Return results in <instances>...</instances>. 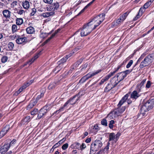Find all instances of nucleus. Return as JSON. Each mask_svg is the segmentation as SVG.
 <instances>
[{"label":"nucleus","mask_w":154,"mask_h":154,"mask_svg":"<svg viewBox=\"0 0 154 154\" xmlns=\"http://www.w3.org/2000/svg\"><path fill=\"white\" fill-rule=\"evenodd\" d=\"M45 3L48 4H51L52 3L53 0H43Z\"/></svg>","instance_id":"37998d69"},{"label":"nucleus","mask_w":154,"mask_h":154,"mask_svg":"<svg viewBox=\"0 0 154 154\" xmlns=\"http://www.w3.org/2000/svg\"><path fill=\"white\" fill-rule=\"evenodd\" d=\"M92 128L94 132H97L98 130V127L97 125H95L94 126H93Z\"/></svg>","instance_id":"f704fd0d"},{"label":"nucleus","mask_w":154,"mask_h":154,"mask_svg":"<svg viewBox=\"0 0 154 154\" xmlns=\"http://www.w3.org/2000/svg\"><path fill=\"white\" fill-rule=\"evenodd\" d=\"M133 61L132 60H130L126 65V67L127 68H129L131 65L133 64Z\"/></svg>","instance_id":"58836bf2"},{"label":"nucleus","mask_w":154,"mask_h":154,"mask_svg":"<svg viewBox=\"0 0 154 154\" xmlns=\"http://www.w3.org/2000/svg\"><path fill=\"white\" fill-rule=\"evenodd\" d=\"M140 14L139 13H138V14L134 18V20H136L138 19L139 17L141 16Z\"/></svg>","instance_id":"4d7b16f0"},{"label":"nucleus","mask_w":154,"mask_h":154,"mask_svg":"<svg viewBox=\"0 0 154 154\" xmlns=\"http://www.w3.org/2000/svg\"><path fill=\"white\" fill-rule=\"evenodd\" d=\"M44 96V92L41 93L40 95H38L36 97V101L40 99L41 98Z\"/></svg>","instance_id":"e433bc0d"},{"label":"nucleus","mask_w":154,"mask_h":154,"mask_svg":"<svg viewBox=\"0 0 154 154\" xmlns=\"http://www.w3.org/2000/svg\"><path fill=\"white\" fill-rule=\"evenodd\" d=\"M66 61V58H62L60 61H59L58 63L59 64H60L62 63H64Z\"/></svg>","instance_id":"a18cd8bd"},{"label":"nucleus","mask_w":154,"mask_h":154,"mask_svg":"<svg viewBox=\"0 0 154 154\" xmlns=\"http://www.w3.org/2000/svg\"><path fill=\"white\" fill-rule=\"evenodd\" d=\"M122 18L121 19V17H120L116 21V23H115V24H116V25H117V24H119L120 23H121L123 22L124 21L123 20H122Z\"/></svg>","instance_id":"79ce46f5"},{"label":"nucleus","mask_w":154,"mask_h":154,"mask_svg":"<svg viewBox=\"0 0 154 154\" xmlns=\"http://www.w3.org/2000/svg\"><path fill=\"white\" fill-rule=\"evenodd\" d=\"M101 71V70L100 69H99L93 72L89 73L82 78L80 80V81L82 83H83L89 78L97 74Z\"/></svg>","instance_id":"0eeeda50"},{"label":"nucleus","mask_w":154,"mask_h":154,"mask_svg":"<svg viewBox=\"0 0 154 154\" xmlns=\"http://www.w3.org/2000/svg\"><path fill=\"white\" fill-rule=\"evenodd\" d=\"M59 7V4L57 2L53 3L50 5L48 10L54 12V11L57 10Z\"/></svg>","instance_id":"1a4fd4ad"},{"label":"nucleus","mask_w":154,"mask_h":154,"mask_svg":"<svg viewBox=\"0 0 154 154\" xmlns=\"http://www.w3.org/2000/svg\"><path fill=\"white\" fill-rule=\"evenodd\" d=\"M34 106V105L32 104V102L31 101L30 104L27 106L28 109H31Z\"/></svg>","instance_id":"3c124183"},{"label":"nucleus","mask_w":154,"mask_h":154,"mask_svg":"<svg viewBox=\"0 0 154 154\" xmlns=\"http://www.w3.org/2000/svg\"><path fill=\"white\" fill-rule=\"evenodd\" d=\"M54 12L53 11L51 12H47L43 13L41 14V16H43L44 17H48L50 16L53 15Z\"/></svg>","instance_id":"5701e85b"},{"label":"nucleus","mask_w":154,"mask_h":154,"mask_svg":"<svg viewBox=\"0 0 154 154\" xmlns=\"http://www.w3.org/2000/svg\"><path fill=\"white\" fill-rule=\"evenodd\" d=\"M22 5L25 9H28L29 7V2L27 1H25L23 3Z\"/></svg>","instance_id":"bb28decb"},{"label":"nucleus","mask_w":154,"mask_h":154,"mask_svg":"<svg viewBox=\"0 0 154 154\" xmlns=\"http://www.w3.org/2000/svg\"><path fill=\"white\" fill-rule=\"evenodd\" d=\"M128 94H127L123 97L122 99L120 101L119 104H118V107H120L125 102L126 100L128 99L129 96Z\"/></svg>","instance_id":"6ab92c4d"},{"label":"nucleus","mask_w":154,"mask_h":154,"mask_svg":"<svg viewBox=\"0 0 154 154\" xmlns=\"http://www.w3.org/2000/svg\"><path fill=\"white\" fill-rule=\"evenodd\" d=\"M16 142V140L15 139H13L11 142H10V146H13L15 144Z\"/></svg>","instance_id":"864d4df0"},{"label":"nucleus","mask_w":154,"mask_h":154,"mask_svg":"<svg viewBox=\"0 0 154 154\" xmlns=\"http://www.w3.org/2000/svg\"><path fill=\"white\" fill-rule=\"evenodd\" d=\"M126 107L125 106L120 108L118 107L117 109L111 112L107 116V118L113 119L114 118L120 116L125 111Z\"/></svg>","instance_id":"7ed1b4c3"},{"label":"nucleus","mask_w":154,"mask_h":154,"mask_svg":"<svg viewBox=\"0 0 154 154\" xmlns=\"http://www.w3.org/2000/svg\"><path fill=\"white\" fill-rule=\"evenodd\" d=\"M40 54V52L39 53H38V54L35 55L34 58H38L39 57V55Z\"/></svg>","instance_id":"338daca9"},{"label":"nucleus","mask_w":154,"mask_h":154,"mask_svg":"<svg viewBox=\"0 0 154 154\" xmlns=\"http://www.w3.org/2000/svg\"><path fill=\"white\" fill-rule=\"evenodd\" d=\"M105 14L103 13L95 17L91 21L89 22L91 26H93V28L95 29L103 22L105 19Z\"/></svg>","instance_id":"f03ea898"},{"label":"nucleus","mask_w":154,"mask_h":154,"mask_svg":"<svg viewBox=\"0 0 154 154\" xmlns=\"http://www.w3.org/2000/svg\"><path fill=\"white\" fill-rule=\"evenodd\" d=\"M10 129V126L6 125L2 130L0 132V139L5 134L9 131Z\"/></svg>","instance_id":"4468645a"},{"label":"nucleus","mask_w":154,"mask_h":154,"mask_svg":"<svg viewBox=\"0 0 154 154\" xmlns=\"http://www.w3.org/2000/svg\"><path fill=\"white\" fill-rule=\"evenodd\" d=\"M74 145H75V147L76 148H78L80 146V143L78 142H76L74 144Z\"/></svg>","instance_id":"bf43d9fd"},{"label":"nucleus","mask_w":154,"mask_h":154,"mask_svg":"<svg viewBox=\"0 0 154 154\" xmlns=\"http://www.w3.org/2000/svg\"><path fill=\"white\" fill-rule=\"evenodd\" d=\"M60 30V29H58L56 31H55L54 33H53L51 36V37L49 38L47 40H46L44 43V44H45L48 43L50 40L53 38L55 35Z\"/></svg>","instance_id":"4be33fe9"},{"label":"nucleus","mask_w":154,"mask_h":154,"mask_svg":"<svg viewBox=\"0 0 154 154\" xmlns=\"http://www.w3.org/2000/svg\"><path fill=\"white\" fill-rule=\"evenodd\" d=\"M16 41L18 44H25L27 42V38L25 37L19 38L16 40Z\"/></svg>","instance_id":"2eb2a0df"},{"label":"nucleus","mask_w":154,"mask_h":154,"mask_svg":"<svg viewBox=\"0 0 154 154\" xmlns=\"http://www.w3.org/2000/svg\"><path fill=\"white\" fill-rule=\"evenodd\" d=\"M79 95H75L72 98L70 99L68 101L66 102L63 105V107L59 109V110L56 111L54 113H57V112L59 111H62L63 108L67 106V105L69 104L71 105L75 104L77 101L79 100Z\"/></svg>","instance_id":"423d86ee"},{"label":"nucleus","mask_w":154,"mask_h":154,"mask_svg":"<svg viewBox=\"0 0 154 154\" xmlns=\"http://www.w3.org/2000/svg\"><path fill=\"white\" fill-rule=\"evenodd\" d=\"M10 144H5L0 148V152L2 154H5L9 149Z\"/></svg>","instance_id":"ddd939ff"},{"label":"nucleus","mask_w":154,"mask_h":154,"mask_svg":"<svg viewBox=\"0 0 154 154\" xmlns=\"http://www.w3.org/2000/svg\"><path fill=\"white\" fill-rule=\"evenodd\" d=\"M131 71L132 70L129 69L126 70L122 72L123 74H125V76L126 77L127 75L129 74Z\"/></svg>","instance_id":"2f4dec72"},{"label":"nucleus","mask_w":154,"mask_h":154,"mask_svg":"<svg viewBox=\"0 0 154 154\" xmlns=\"http://www.w3.org/2000/svg\"><path fill=\"white\" fill-rule=\"evenodd\" d=\"M8 58H2V62L3 63H5L7 61Z\"/></svg>","instance_id":"69168bd1"},{"label":"nucleus","mask_w":154,"mask_h":154,"mask_svg":"<svg viewBox=\"0 0 154 154\" xmlns=\"http://www.w3.org/2000/svg\"><path fill=\"white\" fill-rule=\"evenodd\" d=\"M127 102L128 103V104H130L132 102V100L130 99H128L127 100Z\"/></svg>","instance_id":"774afa93"},{"label":"nucleus","mask_w":154,"mask_h":154,"mask_svg":"<svg viewBox=\"0 0 154 154\" xmlns=\"http://www.w3.org/2000/svg\"><path fill=\"white\" fill-rule=\"evenodd\" d=\"M140 95V94L137 91H134L131 94L130 97L131 99L134 100L138 98Z\"/></svg>","instance_id":"f3484780"},{"label":"nucleus","mask_w":154,"mask_h":154,"mask_svg":"<svg viewBox=\"0 0 154 154\" xmlns=\"http://www.w3.org/2000/svg\"><path fill=\"white\" fill-rule=\"evenodd\" d=\"M36 9L35 8H32V12L30 13V14L31 16H33L35 14V13L36 11Z\"/></svg>","instance_id":"8fccbe9b"},{"label":"nucleus","mask_w":154,"mask_h":154,"mask_svg":"<svg viewBox=\"0 0 154 154\" xmlns=\"http://www.w3.org/2000/svg\"><path fill=\"white\" fill-rule=\"evenodd\" d=\"M82 47L81 46H78L77 47L75 48L74 50V51L76 52L78 51L79 50L82 48Z\"/></svg>","instance_id":"13d9d810"},{"label":"nucleus","mask_w":154,"mask_h":154,"mask_svg":"<svg viewBox=\"0 0 154 154\" xmlns=\"http://www.w3.org/2000/svg\"><path fill=\"white\" fill-rule=\"evenodd\" d=\"M80 148L81 150H82L83 149L85 148L86 146L85 144V143H82V145L80 146Z\"/></svg>","instance_id":"6e6d98bb"},{"label":"nucleus","mask_w":154,"mask_h":154,"mask_svg":"<svg viewBox=\"0 0 154 154\" xmlns=\"http://www.w3.org/2000/svg\"><path fill=\"white\" fill-rule=\"evenodd\" d=\"M151 84L152 83L150 81H148L146 85V88H149L150 87Z\"/></svg>","instance_id":"c03bdc74"},{"label":"nucleus","mask_w":154,"mask_h":154,"mask_svg":"<svg viewBox=\"0 0 154 154\" xmlns=\"http://www.w3.org/2000/svg\"><path fill=\"white\" fill-rule=\"evenodd\" d=\"M128 14V13L127 12L124 13L122 16L120 17H121V19L122 18V20H124L126 18Z\"/></svg>","instance_id":"7c9ffc66"},{"label":"nucleus","mask_w":154,"mask_h":154,"mask_svg":"<svg viewBox=\"0 0 154 154\" xmlns=\"http://www.w3.org/2000/svg\"><path fill=\"white\" fill-rule=\"evenodd\" d=\"M8 19H4V23L5 24V25H8L9 23V20H8Z\"/></svg>","instance_id":"603ef678"},{"label":"nucleus","mask_w":154,"mask_h":154,"mask_svg":"<svg viewBox=\"0 0 154 154\" xmlns=\"http://www.w3.org/2000/svg\"><path fill=\"white\" fill-rule=\"evenodd\" d=\"M26 30L27 33L28 34H32L35 32L34 28L32 26L27 28L26 29Z\"/></svg>","instance_id":"b1692460"},{"label":"nucleus","mask_w":154,"mask_h":154,"mask_svg":"<svg viewBox=\"0 0 154 154\" xmlns=\"http://www.w3.org/2000/svg\"><path fill=\"white\" fill-rule=\"evenodd\" d=\"M23 23V20L22 18H17L16 20V23L17 25H21Z\"/></svg>","instance_id":"cd10ccee"},{"label":"nucleus","mask_w":154,"mask_h":154,"mask_svg":"<svg viewBox=\"0 0 154 154\" xmlns=\"http://www.w3.org/2000/svg\"><path fill=\"white\" fill-rule=\"evenodd\" d=\"M30 117L29 116H28L26 117L24 119V120L25 122H28L30 121Z\"/></svg>","instance_id":"09e8293b"},{"label":"nucleus","mask_w":154,"mask_h":154,"mask_svg":"<svg viewBox=\"0 0 154 154\" xmlns=\"http://www.w3.org/2000/svg\"><path fill=\"white\" fill-rule=\"evenodd\" d=\"M68 143H66L64 144H63L62 146V148L63 150H65L68 148Z\"/></svg>","instance_id":"ea45409f"},{"label":"nucleus","mask_w":154,"mask_h":154,"mask_svg":"<svg viewBox=\"0 0 154 154\" xmlns=\"http://www.w3.org/2000/svg\"><path fill=\"white\" fill-rule=\"evenodd\" d=\"M91 138L90 137L86 139L85 141V142L87 143H89L91 142Z\"/></svg>","instance_id":"680f3d73"},{"label":"nucleus","mask_w":154,"mask_h":154,"mask_svg":"<svg viewBox=\"0 0 154 154\" xmlns=\"http://www.w3.org/2000/svg\"><path fill=\"white\" fill-rule=\"evenodd\" d=\"M125 74H123L122 72L118 73L116 76L119 82L122 81L125 77Z\"/></svg>","instance_id":"a211bd4d"},{"label":"nucleus","mask_w":154,"mask_h":154,"mask_svg":"<svg viewBox=\"0 0 154 154\" xmlns=\"http://www.w3.org/2000/svg\"><path fill=\"white\" fill-rule=\"evenodd\" d=\"M16 37V35H13L10 36V39L14 40Z\"/></svg>","instance_id":"0e129e2a"},{"label":"nucleus","mask_w":154,"mask_h":154,"mask_svg":"<svg viewBox=\"0 0 154 154\" xmlns=\"http://www.w3.org/2000/svg\"><path fill=\"white\" fill-rule=\"evenodd\" d=\"M38 112V110L37 109H35L32 111L31 112V114L32 115H34L36 114Z\"/></svg>","instance_id":"de8ad7c7"},{"label":"nucleus","mask_w":154,"mask_h":154,"mask_svg":"<svg viewBox=\"0 0 154 154\" xmlns=\"http://www.w3.org/2000/svg\"><path fill=\"white\" fill-rule=\"evenodd\" d=\"M149 58H144V60L142 62L140 65V67L142 68L144 67L148 66L149 64Z\"/></svg>","instance_id":"dca6fc26"},{"label":"nucleus","mask_w":154,"mask_h":154,"mask_svg":"<svg viewBox=\"0 0 154 154\" xmlns=\"http://www.w3.org/2000/svg\"><path fill=\"white\" fill-rule=\"evenodd\" d=\"M103 144L100 140H96L91 144V152L97 151L102 146Z\"/></svg>","instance_id":"39448f33"},{"label":"nucleus","mask_w":154,"mask_h":154,"mask_svg":"<svg viewBox=\"0 0 154 154\" xmlns=\"http://www.w3.org/2000/svg\"><path fill=\"white\" fill-rule=\"evenodd\" d=\"M17 29V26L16 25H13L12 27V30L13 32L16 31Z\"/></svg>","instance_id":"473e14b6"},{"label":"nucleus","mask_w":154,"mask_h":154,"mask_svg":"<svg viewBox=\"0 0 154 154\" xmlns=\"http://www.w3.org/2000/svg\"><path fill=\"white\" fill-rule=\"evenodd\" d=\"M109 143H108L107 145L104 148L103 151L104 152V153H107L108 150L109 149Z\"/></svg>","instance_id":"c756f323"},{"label":"nucleus","mask_w":154,"mask_h":154,"mask_svg":"<svg viewBox=\"0 0 154 154\" xmlns=\"http://www.w3.org/2000/svg\"><path fill=\"white\" fill-rule=\"evenodd\" d=\"M120 135L119 134H117L115 135L114 133H110L109 135L108 142L109 143L111 141H114L116 142L118 140Z\"/></svg>","instance_id":"9d476101"},{"label":"nucleus","mask_w":154,"mask_h":154,"mask_svg":"<svg viewBox=\"0 0 154 154\" xmlns=\"http://www.w3.org/2000/svg\"><path fill=\"white\" fill-rule=\"evenodd\" d=\"M17 3V2H16V1L13 2L11 4V7H14L15 5H16Z\"/></svg>","instance_id":"e2e57ef3"},{"label":"nucleus","mask_w":154,"mask_h":154,"mask_svg":"<svg viewBox=\"0 0 154 154\" xmlns=\"http://www.w3.org/2000/svg\"><path fill=\"white\" fill-rule=\"evenodd\" d=\"M79 33V31H77L74 34V40L75 42H78L80 40L79 36L77 35V34Z\"/></svg>","instance_id":"c85d7f7f"},{"label":"nucleus","mask_w":154,"mask_h":154,"mask_svg":"<svg viewBox=\"0 0 154 154\" xmlns=\"http://www.w3.org/2000/svg\"><path fill=\"white\" fill-rule=\"evenodd\" d=\"M114 123V122L113 120H112L111 121H110L109 123V127L110 128H112L113 127V125Z\"/></svg>","instance_id":"4c0bfd02"},{"label":"nucleus","mask_w":154,"mask_h":154,"mask_svg":"<svg viewBox=\"0 0 154 154\" xmlns=\"http://www.w3.org/2000/svg\"><path fill=\"white\" fill-rule=\"evenodd\" d=\"M3 14L5 19H8L9 20L10 19V11L7 10H4L3 12Z\"/></svg>","instance_id":"412c9836"},{"label":"nucleus","mask_w":154,"mask_h":154,"mask_svg":"<svg viewBox=\"0 0 154 154\" xmlns=\"http://www.w3.org/2000/svg\"><path fill=\"white\" fill-rule=\"evenodd\" d=\"M35 60V58H31L27 62V63L29 65L31 64Z\"/></svg>","instance_id":"49530a36"},{"label":"nucleus","mask_w":154,"mask_h":154,"mask_svg":"<svg viewBox=\"0 0 154 154\" xmlns=\"http://www.w3.org/2000/svg\"><path fill=\"white\" fill-rule=\"evenodd\" d=\"M114 87L110 83H108L104 89L105 92H108Z\"/></svg>","instance_id":"393cba45"},{"label":"nucleus","mask_w":154,"mask_h":154,"mask_svg":"<svg viewBox=\"0 0 154 154\" xmlns=\"http://www.w3.org/2000/svg\"><path fill=\"white\" fill-rule=\"evenodd\" d=\"M107 121L105 119H103L101 121V124L103 125L106 126H107Z\"/></svg>","instance_id":"c9c22d12"},{"label":"nucleus","mask_w":154,"mask_h":154,"mask_svg":"<svg viewBox=\"0 0 154 154\" xmlns=\"http://www.w3.org/2000/svg\"><path fill=\"white\" fill-rule=\"evenodd\" d=\"M120 67V66H118L116 70L109 74L104 78L102 79L99 83V84L101 85L103 84L105 82L107 81L118 70Z\"/></svg>","instance_id":"6e6552de"},{"label":"nucleus","mask_w":154,"mask_h":154,"mask_svg":"<svg viewBox=\"0 0 154 154\" xmlns=\"http://www.w3.org/2000/svg\"><path fill=\"white\" fill-rule=\"evenodd\" d=\"M24 11L23 10H22L19 11L17 13H18V14H20V15H21V14H23V13H24Z\"/></svg>","instance_id":"052dcab7"},{"label":"nucleus","mask_w":154,"mask_h":154,"mask_svg":"<svg viewBox=\"0 0 154 154\" xmlns=\"http://www.w3.org/2000/svg\"><path fill=\"white\" fill-rule=\"evenodd\" d=\"M47 107L45 106L41 109L39 111L38 117V119L42 118L43 116L47 112Z\"/></svg>","instance_id":"f8f14e48"},{"label":"nucleus","mask_w":154,"mask_h":154,"mask_svg":"<svg viewBox=\"0 0 154 154\" xmlns=\"http://www.w3.org/2000/svg\"><path fill=\"white\" fill-rule=\"evenodd\" d=\"M154 106V99L149 100L143 104L140 110V115L143 116H144L146 112L152 109Z\"/></svg>","instance_id":"f257e3e1"},{"label":"nucleus","mask_w":154,"mask_h":154,"mask_svg":"<svg viewBox=\"0 0 154 154\" xmlns=\"http://www.w3.org/2000/svg\"><path fill=\"white\" fill-rule=\"evenodd\" d=\"M95 0H93L91 2L88 3L86 6L85 7V8H87L88 7L90 6L95 1Z\"/></svg>","instance_id":"5fc2aeb1"},{"label":"nucleus","mask_w":154,"mask_h":154,"mask_svg":"<svg viewBox=\"0 0 154 154\" xmlns=\"http://www.w3.org/2000/svg\"><path fill=\"white\" fill-rule=\"evenodd\" d=\"M33 82V81L32 80L30 81V82L29 83H26L25 84L23 85L21 87L19 90L17 91L14 94H15L16 95H17L18 94H20L21 92L23 89H25L27 87L29 86Z\"/></svg>","instance_id":"9b49d317"},{"label":"nucleus","mask_w":154,"mask_h":154,"mask_svg":"<svg viewBox=\"0 0 154 154\" xmlns=\"http://www.w3.org/2000/svg\"><path fill=\"white\" fill-rule=\"evenodd\" d=\"M117 79V78L116 76H114L110 80V83L114 87H115L117 84L119 83Z\"/></svg>","instance_id":"aec40b11"},{"label":"nucleus","mask_w":154,"mask_h":154,"mask_svg":"<svg viewBox=\"0 0 154 154\" xmlns=\"http://www.w3.org/2000/svg\"><path fill=\"white\" fill-rule=\"evenodd\" d=\"M153 2V0H149L143 5L144 8L146 9L148 8L152 4Z\"/></svg>","instance_id":"a878e982"},{"label":"nucleus","mask_w":154,"mask_h":154,"mask_svg":"<svg viewBox=\"0 0 154 154\" xmlns=\"http://www.w3.org/2000/svg\"><path fill=\"white\" fill-rule=\"evenodd\" d=\"M94 29L93 26L88 23L84 26L83 29L81 30L80 35L82 37L86 36L89 34Z\"/></svg>","instance_id":"20e7f679"},{"label":"nucleus","mask_w":154,"mask_h":154,"mask_svg":"<svg viewBox=\"0 0 154 154\" xmlns=\"http://www.w3.org/2000/svg\"><path fill=\"white\" fill-rule=\"evenodd\" d=\"M55 85V83H53L51 84L48 86V88L49 89H52L54 88Z\"/></svg>","instance_id":"a19ab883"},{"label":"nucleus","mask_w":154,"mask_h":154,"mask_svg":"<svg viewBox=\"0 0 154 154\" xmlns=\"http://www.w3.org/2000/svg\"><path fill=\"white\" fill-rule=\"evenodd\" d=\"M146 8H144V7L141 8L139 11L138 13H139L140 15H142L143 13L145 11Z\"/></svg>","instance_id":"72a5a7b5"}]
</instances>
